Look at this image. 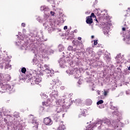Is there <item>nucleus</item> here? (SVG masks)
Masks as SVG:
<instances>
[{
	"label": "nucleus",
	"mask_w": 130,
	"mask_h": 130,
	"mask_svg": "<svg viewBox=\"0 0 130 130\" xmlns=\"http://www.w3.org/2000/svg\"><path fill=\"white\" fill-rule=\"evenodd\" d=\"M120 126H123V124L120 122V120H114L111 123L109 119L104 118L96 121L93 125L90 124L86 127L85 130H114Z\"/></svg>",
	"instance_id": "nucleus-1"
},
{
	"label": "nucleus",
	"mask_w": 130,
	"mask_h": 130,
	"mask_svg": "<svg viewBox=\"0 0 130 130\" xmlns=\"http://www.w3.org/2000/svg\"><path fill=\"white\" fill-rule=\"evenodd\" d=\"M25 38L27 41L31 42V44L34 45L36 48H33L32 47L31 51L34 52L36 55L37 53V47H39L40 51L43 53V54H48V50H46L47 48V45H45L43 43L41 42V39L39 37V36L37 35V32L31 33L30 34H27L25 36Z\"/></svg>",
	"instance_id": "nucleus-2"
},
{
	"label": "nucleus",
	"mask_w": 130,
	"mask_h": 130,
	"mask_svg": "<svg viewBox=\"0 0 130 130\" xmlns=\"http://www.w3.org/2000/svg\"><path fill=\"white\" fill-rule=\"evenodd\" d=\"M75 103L76 105L79 106L82 103V101L80 99H76L75 101H69L66 102L64 101L58 100L56 102V107H57L55 110V112L60 113V112H67L68 109L70 108V106Z\"/></svg>",
	"instance_id": "nucleus-3"
},
{
	"label": "nucleus",
	"mask_w": 130,
	"mask_h": 130,
	"mask_svg": "<svg viewBox=\"0 0 130 130\" xmlns=\"http://www.w3.org/2000/svg\"><path fill=\"white\" fill-rule=\"evenodd\" d=\"M0 92L6 93V92H9V93H14L15 92V89H14V86L8 84H4L0 82Z\"/></svg>",
	"instance_id": "nucleus-4"
},
{
	"label": "nucleus",
	"mask_w": 130,
	"mask_h": 130,
	"mask_svg": "<svg viewBox=\"0 0 130 130\" xmlns=\"http://www.w3.org/2000/svg\"><path fill=\"white\" fill-rule=\"evenodd\" d=\"M66 73L68 75H72L74 77V79H79L81 77V72L78 68H70L69 70H67Z\"/></svg>",
	"instance_id": "nucleus-5"
},
{
	"label": "nucleus",
	"mask_w": 130,
	"mask_h": 130,
	"mask_svg": "<svg viewBox=\"0 0 130 130\" xmlns=\"http://www.w3.org/2000/svg\"><path fill=\"white\" fill-rule=\"evenodd\" d=\"M56 25H57L56 21H53L52 22L50 23L46 22L45 23H43V26L44 28L48 30L49 33H51V32L54 31V29H55V26H56Z\"/></svg>",
	"instance_id": "nucleus-6"
},
{
	"label": "nucleus",
	"mask_w": 130,
	"mask_h": 130,
	"mask_svg": "<svg viewBox=\"0 0 130 130\" xmlns=\"http://www.w3.org/2000/svg\"><path fill=\"white\" fill-rule=\"evenodd\" d=\"M35 74H31V77H29L28 79V82H32L31 84H37L38 85L40 82H41L42 79L40 76H38V77H36L37 74H36V71H34Z\"/></svg>",
	"instance_id": "nucleus-7"
},
{
	"label": "nucleus",
	"mask_w": 130,
	"mask_h": 130,
	"mask_svg": "<svg viewBox=\"0 0 130 130\" xmlns=\"http://www.w3.org/2000/svg\"><path fill=\"white\" fill-rule=\"evenodd\" d=\"M110 26H111V23L108 22H106L103 26V33L108 37L109 36V31H110Z\"/></svg>",
	"instance_id": "nucleus-8"
},
{
	"label": "nucleus",
	"mask_w": 130,
	"mask_h": 130,
	"mask_svg": "<svg viewBox=\"0 0 130 130\" xmlns=\"http://www.w3.org/2000/svg\"><path fill=\"white\" fill-rule=\"evenodd\" d=\"M123 40L125 41L127 44H130V29L127 30L125 34L122 35Z\"/></svg>",
	"instance_id": "nucleus-9"
},
{
	"label": "nucleus",
	"mask_w": 130,
	"mask_h": 130,
	"mask_svg": "<svg viewBox=\"0 0 130 130\" xmlns=\"http://www.w3.org/2000/svg\"><path fill=\"white\" fill-rule=\"evenodd\" d=\"M58 96V92H57V90L54 89L52 90V92L50 93V99H48L49 101H53L54 99L56 98Z\"/></svg>",
	"instance_id": "nucleus-10"
},
{
	"label": "nucleus",
	"mask_w": 130,
	"mask_h": 130,
	"mask_svg": "<svg viewBox=\"0 0 130 130\" xmlns=\"http://www.w3.org/2000/svg\"><path fill=\"white\" fill-rule=\"evenodd\" d=\"M41 12H44V14L46 15V16H49V14H50V10L49 8L46 6H42L41 7Z\"/></svg>",
	"instance_id": "nucleus-11"
},
{
	"label": "nucleus",
	"mask_w": 130,
	"mask_h": 130,
	"mask_svg": "<svg viewBox=\"0 0 130 130\" xmlns=\"http://www.w3.org/2000/svg\"><path fill=\"white\" fill-rule=\"evenodd\" d=\"M58 62L61 68H66V67L68 66V63L67 62V60H66L64 57L60 58V59L58 61Z\"/></svg>",
	"instance_id": "nucleus-12"
},
{
	"label": "nucleus",
	"mask_w": 130,
	"mask_h": 130,
	"mask_svg": "<svg viewBox=\"0 0 130 130\" xmlns=\"http://www.w3.org/2000/svg\"><path fill=\"white\" fill-rule=\"evenodd\" d=\"M44 72L47 74L46 77L47 78H50V77H52L54 75V71L53 70H51L50 68L44 70Z\"/></svg>",
	"instance_id": "nucleus-13"
},
{
	"label": "nucleus",
	"mask_w": 130,
	"mask_h": 130,
	"mask_svg": "<svg viewBox=\"0 0 130 130\" xmlns=\"http://www.w3.org/2000/svg\"><path fill=\"white\" fill-rule=\"evenodd\" d=\"M30 77H32V74L30 73L29 74H27L25 76L24 74H20L19 75V80L23 81V80H27L29 81Z\"/></svg>",
	"instance_id": "nucleus-14"
},
{
	"label": "nucleus",
	"mask_w": 130,
	"mask_h": 130,
	"mask_svg": "<svg viewBox=\"0 0 130 130\" xmlns=\"http://www.w3.org/2000/svg\"><path fill=\"white\" fill-rule=\"evenodd\" d=\"M44 123L46 125H51L52 124V120L49 117H47L44 119Z\"/></svg>",
	"instance_id": "nucleus-15"
},
{
	"label": "nucleus",
	"mask_w": 130,
	"mask_h": 130,
	"mask_svg": "<svg viewBox=\"0 0 130 130\" xmlns=\"http://www.w3.org/2000/svg\"><path fill=\"white\" fill-rule=\"evenodd\" d=\"M86 52H88L89 54H91V57H95V53H94V51H93V48H87Z\"/></svg>",
	"instance_id": "nucleus-16"
},
{
	"label": "nucleus",
	"mask_w": 130,
	"mask_h": 130,
	"mask_svg": "<svg viewBox=\"0 0 130 130\" xmlns=\"http://www.w3.org/2000/svg\"><path fill=\"white\" fill-rule=\"evenodd\" d=\"M32 123L35 125L33 127L34 128H35L36 130H37L38 128V125L39 124L38 123V122H37V119H36V118H34V119L32 120Z\"/></svg>",
	"instance_id": "nucleus-17"
},
{
	"label": "nucleus",
	"mask_w": 130,
	"mask_h": 130,
	"mask_svg": "<svg viewBox=\"0 0 130 130\" xmlns=\"http://www.w3.org/2000/svg\"><path fill=\"white\" fill-rule=\"evenodd\" d=\"M120 53L118 54L115 57L116 62L117 63H120V62H121L122 57H121V55H120Z\"/></svg>",
	"instance_id": "nucleus-18"
},
{
	"label": "nucleus",
	"mask_w": 130,
	"mask_h": 130,
	"mask_svg": "<svg viewBox=\"0 0 130 130\" xmlns=\"http://www.w3.org/2000/svg\"><path fill=\"white\" fill-rule=\"evenodd\" d=\"M31 46V45L29 46V45H26V43L23 44H21V49H25V50H27L28 49H30V47Z\"/></svg>",
	"instance_id": "nucleus-19"
},
{
	"label": "nucleus",
	"mask_w": 130,
	"mask_h": 130,
	"mask_svg": "<svg viewBox=\"0 0 130 130\" xmlns=\"http://www.w3.org/2000/svg\"><path fill=\"white\" fill-rule=\"evenodd\" d=\"M66 129V126L63 124V122L61 121L59 123V126L58 127V130H64Z\"/></svg>",
	"instance_id": "nucleus-20"
},
{
	"label": "nucleus",
	"mask_w": 130,
	"mask_h": 130,
	"mask_svg": "<svg viewBox=\"0 0 130 130\" xmlns=\"http://www.w3.org/2000/svg\"><path fill=\"white\" fill-rule=\"evenodd\" d=\"M86 22L87 24H92L93 23V19H92L91 16H88L86 17Z\"/></svg>",
	"instance_id": "nucleus-21"
},
{
	"label": "nucleus",
	"mask_w": 130,
	"mask_h": 130,
	"mask_svg": "<svg viewBox=\"0 0 130 130\" xmlns=\"http://www.w3.org/2000/svg\"><path fill=\"white\" fill-rule=\"evenodd\" d=\"M4 66H5V69H10V68L12 67V65H10V64H9V61L7 60H4Z\"/></svg>",
	"instance_id": "nucleus-22"
},
{
	"label": "nucleus",
	"mask_w": 130,
	"mask_h": 130,
	"mask_svg": "<svg viewBox=\"0 0 130 130\" xmlns=\"http://www.w3.org/2000/svg\"><path fill=\"white\" fill-rule=\"evenodd\" d=\"M123 25L124 26V27H122V31H124L126 29H127L128 28V26L129 25V24L128 22L124 21L123 22Z\"/></svg>",
	"instance_id": "nucleus-23"
},
{
	"label": "nucleus",
	"mask_w": 130,
	"mask_h": 130,
	"mask_svg": "<svg viewBox=\"0 0 130 130\" xmlns=\"http://www.w3.org/2000/svg\"><path fill=\"white\" fill-rule=\"evenodd\" d=\"M32 64H35L36 66L37 64H39V60L37 59L36 57H34L31 61Z\"/></svg>",
	"instance_id": "nucleus-24"
},
{
	"label": "nucleus",
	"mask_w": 130,
	"mask_h": 130,
	"mask_svg": "<svg viewBox=\"0 0 130 130\" xmlns=\"http://www.w3.org/2000/svg\"><path fill=\"white\" fill-rule=\"evenodd\" d=\"M16 129L18 130H28L26 129V128H25V126L22 125L21 124H19L18 125H17Z\"/></svg>",
	"instance_id": "nucleus-25"
},
{
	"label": "nucleus",
	"mask_w": 130,
	"mask_h": 130,
	"mask_svg": "<svg viewBox=\"0 0 130 130\" xmlns=\"http://www.w3.org/2000/svg\"><path fill=\"white\" fill-rule=\"evenodd\" d=\"M53 83L54 85H57V86H58V85H60V84H61L58 79H54L53 80Z\"/></svg>",
	"instance_id": "nucleus-26"
},
{
	"label": "nucleus",
	"mask_w": 130,
	"mask_h": 130,
	"mask_svg": "<svg viewBox=\"0 0 130 130\" xmlns=\"http://www.w3.org/2000/svg\"><path fill=\"white\" fill-rule=\"evenodd\" d=\"M58 48L59 49V51L60 52L63 51V50H64V46H63V45H62V44L59 45Z\"/></svg>",
	"instance_id": "nucleus-27"
},
{
	"label": "nucleus",
	"mask_w": 130,
	"mask_h": 130,
	"mask_svg": "<svg viewBox=\"0 0 130 130\" xmlns=\"http://www.w3.org/2000/svg\"><path fill=\"white\" fill-rule=\"evenodd\" d=\"M92 100H91V99H88L85 101V103L86 104V105H91L92 104Z\"/></svg>",
	"instance_id": "nucleus-28"
},
{
	"label": "nucleus",
	"mask_w": 130,
	"mask_h": 130,
	"mask_svg": "<svg viewBox=\"0 0 130 130\" xmlns=\"http://www.w3.org/2000/svg\"><path fill=\"white\" fill-rule=\"evenodd\" d=\"M8 112H9L8 110L3 111L4 115L7 116V117H12V116H11V115H9L8 114Z\"/></svg>",
	"instance_id": "nucleus-29"
},
{
	"label": "nucleus",
	"mask_w": 130,
	"mask_h": 130,
	"mask_svg": "<svg viewBox=\"0 0 130 130\" xmlns=\"http://www.w3.org/2000/svg\"><path fill=\"white\" fill-rule=\"evenodd\" d=\"M97 16H99L101 18H103V19H105V13L101 14V13H99V12H98Z\"/></svg>",
	"instance_id": "nucleus-30"
},
{
	"label": "nucleus",
	"mask_w": 130,
	"mask_h": 130,
	"mask_svg": "<svg viewBox=\"0 0 130 130\" xmlns=\"http://www.w3.org/2000/svg\"><path fill=\"white\" fill-rule=\"evenodd\" d=\"M41 70L44 71V70H46V69H49V65L48 64H44L43 67H41Z\"/></svg>",
	"instance_id": "nucleus-31"
},
{
	"label": "nucleus",
	"mask_w": 130,
	"mask_h": 130,
	"mask_svg": "<svg viewBox=\"0 0 130 130\" xmlns=\"http://www.w3.org/2000/svg\"><path fill=\"white\" fill-rule=\"evenodd\" d=\"M13 116L15 117V118H18V117H20V116L19 115V113L17 112H15L13 114Z\"/></svg>",
	"instance_id": "nucleus-32"
},
{
	"label": "nucleus",
	"mask_w": 130,
	"mask_h": 130,
	"mask_svg": "<svg viewBox=\"0 0 130 130\" xmlns=\"http://www.w3.org/2000/svg\"><path fill=\"white\" fill-rule=\"evenodd\" d=\"M41 96L42 97V98H43V99H47V95H46V94H44V93L42 92L41 93Z\"/></svg>",
	"instance_id": "nucleus-33"
},
{
	"label": "nucleus",
	"mask_w": 130,
	"mask_h": 130,
	"mask_svg": "<svg viewBox=\"0 0 130 130\" xmlns=\"http://www.w3.org/2000/svg\"><path fill=\"white\" fill-rule=\"evenodd\" d=\"M74 45H76V48L74 49H72V51H74L76 52L77 51V50L79 51V50H80V49H79V48H78V46H77V44L76 42L74 43Z\"/></svg>",
	"instance_id": "nucleus-34"
},
{
	"label": "nucleus",
	"mask_w": 130,
	"mask_h": 130,
	"mask_svg": "<svg viewBox=\"0 0 130 130\" xmlns=\"http://www.w3.org/2000/svg\"><path fill=\"white\" fill-rule=\"evenodd\" d=\"M37 21H38V22H39V23H42V18H41L40 16H38L37 18H36Z\"/></svg>",
	"instance_id": "nucleus-35"
},
{
	"label": "nucleus",
	"mask_w": 130,
	"mask_h": 130,
	"mask_svg": "<svg viewBox=\"0 0 130 130\" xmlns=\"http://www.w3.org/2000/svg\"><path fill=\"white\" fill-rule=\"evenodd\" d=\"M47 1L49 3H50V4H55L57 2V0H47Z\"/></svg>",
	"instance_id": "nucleus-36"
},
{
	"label": "nucleus",
	"mask_w": 130,
	"mask_h": 130,
	"mask_svg": "<svg viewBox=\"0 0 130 130\" xmlns=\"http://www.w3.org/2000/svg\"><path fill=\"white\" fill-rule=\"evenodd\" d=\"M21 72L22 73V74H25L26 72H27V70L25 67H23L21 69Z\"/></svg>",
	"instance_id": "nucleus-37"
},
{
	"label": "nucleus",
	"mask_w": 130,
	"mask_h": 130,
	"mask_svg": "<svg viewBox=\"0 0 130 130\" xmlns=\"http://www.w3.org/2000/svg\"><path fill=\"white\" fill-rule=\"evenodd\" d=\"M21 43H22V40H20V39L16 42V45H18V46H20V45H21Z\"/></svg>",
	"instance_id": "nucleus-38"
},
{
	"label": "nucleus",
	"mask_w": 130,
	"mask_h": 130,
	"mask_svg": "<svg viewBox=\"0 0 130 130\" xmlns=\"http://www.w3.org/2000/svg\"><path fill=\"white\" fill-rule=\"evenodd\" d=\"M108 93H109V89L104 90V96H107V94H108Z\"/></svg>",
	"instance_id": "nucleus-39"
},
{
	"label": "nucleus",
	"mask_w": 130,
	"mask_h": 130,
	"mask_svg": "<svg viewBox=\"0 0 130 130\" xmlns=\"http://www.w3.org/2000/svg\"><path fill=\"white\" fill-rule=\"evenodd\" d=\"M8 117H7V118H4V121L5 122H6V123H7L8 126H9V124H10V123H9V122H8V119L7 118H8ZM9 118H11V117H9Z\"/></svg>",
	"instance_id": "nucleus-40"
},
{
	"label": "nucleus",
	"mask_w": 130,
	"mask_h": 130,
	"mask_svg": "<svg viewBox=\"0 0 130 130\" xmlns=\"http://www.w3.org/2000/svg\"><path fill=\"white\" fill-rule=\"evenodd\" d=\"M128 11L127 12V14L125 15V17H129L130 16V8H128Z\"/></svg>",
	"instance_id": "nucleus-41"
},
{
	"label": "nucleus",
	"mask_w": 130,
	"mask_h": 130,
	"mask_svg": "<svg viewBox=\"0 0 130 130\" xmlns=\"http://www.w3.org/2000/svg\"><path fill=\"white\" fill-rule=\"evenodd\" d=\"M68 51H73V46H69L68 47Z\"/></svg>",
	"instance_id": "nucleus-42"
},
{
	"label": "nucleus",
	"mask_w": 130,
	"mask_h": 130,
	"mask_svg": "<svg viewBox=\"0 0 130 130\" xmlns=\"http://www.w3.org/2000/svg\"><path fill=\"white\" fill-rule=\"evenodd\" d=\"M102 103H103V100H101L96 103V104L97 105H100V104H102Z\"/></svg>",
	"instance_id": "nucleus-43"
},
{
	"label": "nucleus",
	"mask_w": 130,
	"mask_h": 130,
	"mask_svg": "<svg viewBox=\"0 0 130 130\" xmlns=\"http://www.w3.org/2000/svg\"><path fill=\"white\" fill-rule=\"evenodd\" d=\"M52 84H51V85L50 86V89L51 90H54V84L53 83Z\"/></svg>",
	"instance_id": "nucleus-44"
},
{
	"label": "nucleus",
	"mask_w": 130,
	"mask_h": 130,
	"mask_svg": "<svg viewBox=\"0 0 130 130\" xmlns=\"http://www.w3.org/2000/svg\"><path fill=\"white\" fill-rule=\"evenodd\" d=\"M63 15H62L61 17H60V20L61 21V22L62 21V23H63L64 22V20H63Z\"/></svg>",
	"instance_id": "nucleus-45"
},
{
	"label": "nucleus",
	"mask_w": 130,
	"mask_h": 130,
	"mask_svg": "<svg viewBox=\"0 0 130 130\" xmlns=\"http://www.w3.org/2000/svg\"><path fill=\"white\" fill-rule=\"evenodd\" d=\"M110 106H111L110 107L111 109H112L113 110H115V109H116V108L114 106H112V105H111Z\"/></svg>",
	"instance_id": "nucleus-46"
},
{
	"label": "nucleus",
	"mask_w": 130,
	"mask_h": 130,
	"mask_svg": "<svg viewBox=\"0 0 130 130\" xmlns=\"http://www.w3.org/2000/svg\"><path fill=\"white\" fill-rule=\"evenodd\" d=\"M89 17H91V18H95L96 17L94 13H92L91 14V16H90Z\"/></svg>",
	"instance_id": "nucleus-47"
},
{
	"label": "nucleus",
	"mask_w": 130,
	"mask_h": 130,
	"mask_svg": "<svg viewBox=\"0 0 130 130\" xmlns=\"http://www.w3.org/2000/svg\"><path fill=\"white\" fill-rule=\"evenodd\" d=\"M54 12H53V11H50V14H49V16H54Z\"/></svg>",
	"instance_id": "nucleus-48"
},
{
	"label": "nucleus",
	"mask_w": 130,
	"mask_h": 130,
	"mask_svg": "<svg viewBox=\"0 0 130 130\" xmlns=\"http://www.w3.org/2000/svg\"><path fill=\"white\" fill-rule=\"evenodd\" d=\"M113 113H114V114H115V115H117V116H118V111H114V112H113Z\"/></svg>",
	"instance_id": "nucleus-49"
},
{
	"label": "nucleus",
	"mask_w": 130,
	"mask_h": 130,
	"mask_svg": "<svg viewBox=\"0 0 130 130\" xmlns=\"http://www.w3.org/2000/svg\"><path fill=\"white\" fill-rule=\"evenodd\" d=\"M125 75H128V74H129V72L128 71V70H125Z\"/></svg>",
	"instance_id": "nucleus-50"
},
{
	"label": "nucleus",
	"mask_w": 130,
	"mask_h": 130,
	"mask_svg": "<svg viewBox=\"0 0 130 130\" xmlns=\"http://www.w3.org/2000/svg\"><path fill=\"white\" fill-rule=\"evenodd\" d=\"M78 84H79V85H82V81H81V80H79L78 81Z\"/></svg>",
	"instance_id": "nucleus-51"
},
{
	"label": "nucleus",
	"mask_w": 130,
	"mask_h": 130,
	"mask_svg": "<svg viewBox=\"0 0 130 130\" xmlns=\"http://www.w3.org/2000/svg\"><path fill=\"white\" fill-rule=\"evenodd\" d=\"M97 43H98V42H97V40H94V45H97Z\"/></svg>",
	"instance_id": "nucleus-52"
},
{
	"label": "nucleus",
	"mask_w": 130,
	"mask_h": 130,
	"mask_svg": "<svg viewBox=\"0 0 130 130\" xmlns=\"http://www.w3.org/2000/svg\"><path fill=\"white\" fill-rule=\"evenodd\" d=\"M130 91L128 90L126 91V95H129Z\"/></svg>",
	"instance_id": "nucleus-53"
},
{
	"label": "nucleus",
	"mask_w": 130,
	"mask_h": 130,
	"mask_svg": "<svg viewBox=\"0 0 130 130\" xmlns=\"http://www.w3.org/2000/svg\"><path fill=\"white\" fill-rule=\"evenodd\" d=\"M60 90H64V86H61L60 87Z\"/></svg>",
	"instance_id": "nucleus-54"
},
{
	"label": "nucleus",
	"mask_w": 130,
	"mask_h": 130,
	"mask_svg": "<svg viewBox=\"0 0 130 130\" xmlns=\"http://www.w3.org/2000/svg\"><path fill=\"white\" fill-rule=\"evenodd\" d=\"M4 67H5V66L4 65V63H3V65L0 64V68L1 69H4Z\"/></svg>",
	"instance_id": "nucleus-55"
},
{
	"label": "nucleus",
	"mask_w": 130,
	"mask_h": 130,
	"mask_svg": "<svg viewBox=\"0 0 130 130\" xmlns=\"http://www.w3.org/2000/svg\"><path fill=\"white\" fill-rule=\"evenodd\" d=\"M7 77L8 78V81H10L11 80V76L10 75H7Z\"/></svg>",
	"instance_id": "nucleus-56"
},
{
	"label": "nucleus",
	"mask_w": 130,
	"mask_h": 130,
	"mask_svg": "<svg viewBox=\"0 0 130 130\" xmlns=\"http://www.w3.org/2000/svg\"><path fill=\"white\" fill-rule=\"evenodd\" d=\"M21 26H22V27H25L26 24H25L24 23H22L21 24Z\"/></svg>",
	"instance_id": "nucleus-57"
},
{
	"label": "nucleus",
	"mask_w": 130,
	"mask_h": 130,
	"mask_svg": "<svg viewBox=\"0 0 130 130\" xmlns=\"http://www.w3.org/2000/svg\"><path fill=\"white\" fill-rule=\"evenodd\" d=\"M96 61L99 62V57H97L95 59Z\"/></svg>",
	"instance_id": "nucleus-58"
},
{
	"label": "nucleus",
	"mask_w": 130,
	"mask_h": 130,
	"mask_svg": "<svg viewBox=\"0 0 130 130\" xmlns=\"http://www.w3.org/2000/svg\"><path fill=\"white\" fill-rule=\"evenodd\" d=\"M3 116V113H2V112L0 111V118H2Z\"/></svg>",
	"instance_id": "nucleus-59"
},
{
	"label": "nucleus",
	"mask_w": 130,
	"mask_h": 130,
	"mask_svg": "<svg viewBox=\"0 0 130 130\" xmlns=\"http://www.w3.org/2000/svg\"><path fill=\"white\" fill-rule=\"evenodd\" d=\"M81 115H82V116H86V114H85V113H82L81 114Z\"/></svg>",
	"instance_id": "nucleus-60"
},
{
	"label": "nucleus",
	"mask_w": 130,
	"mask_h": 130,
	"mask_svg": "<svg viewBox=\"0 0 130 130\" xmlns=\"http://www.w3.org/2000/svg\"><path fill=\"white\" fill-rule=\"evenodd\" d=\"M63 29L64 30H67V29H68V26H64Z\"/></svg>",
	"instance_id": "nucleus-61"
},
{
	"label": "nucleus",
	"mask_w": 130,
	"mask_h": 130,
	"mask_svg": "<svg viewBox=\"0 0 130 130\" xmlns=\"http://www.w3.org/2000/svg\"><path fill=\"white\" fill-rule=\"evenodd\" d=\"M40 109H41V110H44V107H41Z\"/></svg>",
	"instance_id": "nucleus-62"
},
{
	"label": "nucleus",
	"mask_w": 130,
	"mask_h": 130,
	"mask_svg": "<svg viewBox=\"0 0 130 130\" xmlns=\"http://www.w3.org/2000/svg\"><path fill=\"white\" fill-rule=\"evenodd\" d=\"M44 126H45V125H43L42 126V128H43V129H46V127L45 128H44Z\"/></svg>",
	"instance_id": "nucleus-63"
},
{
	"label": "nucleus",
	"mask_w": 130,
	"mask_h": 130,
	"mask_svg": "<svg viewBox=\"0 0 130 130\" xmlns=\"http://www.w3.org/2000/svg\"><path fill=\"white\" fill-rule=\"evenodd\" d=\"M50 52L51 53H54V51H53V50H50Z\"/></svg>",
	"instance_id": "nucleus-64"
}]
</instances>
